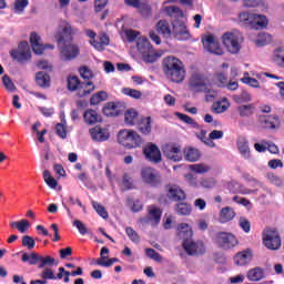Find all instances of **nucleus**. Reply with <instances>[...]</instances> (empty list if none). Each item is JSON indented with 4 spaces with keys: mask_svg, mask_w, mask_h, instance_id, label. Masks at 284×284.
<instances>
[{
    "mask_svg": "<svg viewBox=\"0 0 284 284\" xmlns=\"http://www.w3.org/2000/svg\"><path fill=\"white\" fill-rule=\"evenodd\" d=\"M248 281H262V278H265V272L261 267H255L248 271L247 273Z\"/></svg>",
    "mask_w": 284,
    "mask_h": 284,
    "instance_id": "38",
    "label": "nucleus"
},
{
    "mask_svg": "<svg viewBox=\"0 0 284 284\" xmlns=\"http://www.w3.org/2000/svg\"><path fill=\"white\" fill-rule=\"evenodd\" d=\"M136 48L144 63H155V61H159V59L163 57V52L155 51L152 48L150 40H148L146 38H139L136 41Z\"/></svg>",
    "mask_w": 284,
    "mask_h": 284,
    "instance_id": "4",
    "label": "nucleus"
},
{
    "mask_svg": "<svg viewBox=\"0 0 284 284\" xmlns=\"http://www.w3.org/2000/svg\"><path fill=\"white\" fill-rule=\"evenodd\" d=\"M262 241L263 245H265L267 250H271L273 252H276V250H281V235L278 234V231L274 229L265 230L262 234Z\"/></svg>",
    "mask_w": 284,
    "mask_h": 284,
    "instance_id": "9",
    "label": "nucleus"
},
{
    "mask_svg": "<svg viewBox=\"0 0 284 284\" xmlns=\"http://www.w3.org/2000/svg\"><path fill=\"white\" fill-rule=\"evenodd\" d=\"M162 214L163 213L161 212V209L156 206H150L149 215L146 217L140 219V223H142V225H148V223H151V225H159Z\"/></svg>",
    "mask_w": 284,
    "mask_h": 284,
    "instance_id": "15",
    "label": "nucleus"
},
{
    "mask_svg": "<svg viewBox=\"0 0 284 284\" xmlns=\"http://www.w3.org/2000/svg\"><path fill=\"white\" fill-rule=\"evenodd\" d=\"M108 100V92L105 91H100L97 92L95 94H93L90 99V104L91 105H99V103H101L102 101H106Z\"/></svg>",
    "mask_w": 284,
    "mask_h": 284,
    "instance_id": "42",
    "label": "nucleus"
},
{
    "mask_svg": "<svg viewBox=\"0 0 284 284\" xmlns=\"http://www.w3.org/2000/svg\"><path fill=\"white\" fill-rule=\"evenodd\" d=\"M239 21L245 28H251L252 30H264V28H267V17L264 14L241 12Z\"/></svg>",
    "mask_w": 284,
    "mask_h": 284,
    "instance_id": "5",
    "label": "nucleus"
},
{
    "mask_svg": "<svg viewBox=\"0 0 284 284\" xmlns=\"http://www.w3.org/2000/svg\"><path fill=\"white\" fill-rule=\"evenodd\" d=\"M145 254L152 261H155L156 263H162L163 262V256L159 254L154 248H146Z\"/></svg>",
    "mask_w": 284,
    "mask_h": 284,
    "instance_id": "48",
    "label": "nucleus"
},
{
    "mask_svg": "<svg viewBox=\"0 0 284 284\" xmlns=\"http://www.w3.org/2000/svg\"><path fill=\"white\" fill-rule=\"evenodd\" d=\"M73 227H77L82 236H85V234H88V227H85V224H83V222H81L80 220L73 221Z\"/></svg>",
    "mask_w": 284,
    "mask_h": 284,
    "instance_id": "59",
    "label": "nucleus"
},
{
    "mask_svg": "<svg viewBox=\"0 0 284 284\" xmlns=\"http://www.w3.org/2000/svg\"><path fill=\"white\" fill-rule=\"evenodd\" d=\"M242 83H245V85H250V88H261V84L258 83V80L255 78H251L248 75L241 79Z\"/></svg>",
    "mask_w": 284,
    "mask_h": 284,
    "instance_id": "54",
    "label": "nucleus"
},
{
    "mask_svg": "<svg viewBox=\"0 0 284 284\" xmlns=\"http://www.w3.org/2000/svg\"><path fill=\"white\" fill-rule=\"evenodd\" d=\"M41 255L37 254L36 252H32L31 254L24 253L22 255V262L29 263V265H37V263H40Z\"/></svg>",
    "mask_w": 284,
    "mask_h": 284,
    "instance_id": "39",
    "label": "nucleus"
},
{
    "mask_svg": "<svg viewBox=\"0 0 284 284\" xmlns=\"http://www.w3.org/2000/svg\"><path fill=\"white\" fill-rule=\"evenodd\" d=\"M214 241L222 250H232L239 245V239L230 232H217Z\"/></svg>",
    "mask_w": 284,
    "mask_h": 284,
    "instance_id": "10",
    "label": "nucleus"
},
{
    "mask_svg": "<svg viewBox=\"0 0 284 284\" xmlns=\"http://www.w3.org/2000/svg\"><path fill=\"white\" fill-rule=\"evenodd\" d=\"M79 72L80 77H82L84 80H90L94 77V74H92V70H90L88 67H81Z\"/></svg>",
    "mask_w": 284,
    "mask_h": 284,
    "instance_id": "61",
    "label": "nucleus"
},
{
    "mask_svg": "<svg viewBox=\"0 0 284 284\" xmlns=\"http://www.w3.org/2000/svg\"><path fill=\"white\" fill-rule=\"evenodd\" d=\"M243 37L239 32H226L222 36V43L231 54H239L241 52V43Z\"/></svg>",
    "mask_w": 284,
    "mask_h": 284,
    "instance_id": "8",
    "label": "nucleus"
},
{
    "mask_svg": "<svg viewBox=\"0 0 284 284\" xmlns=\"http://www.w3.org/2000/svg\"><path fill=\"white\" fill-rule=\"evenodd\" d=\"M233 101L235 103H250L252 101V94L247 91H242L240 94H234L233 95Z\"/></svg>",
    "mask_w": 284,
    "mask_h": 284,
    "instance_id": "41",
    "label": "nucleus"
},
{
    "mask_svg": "<svg viewBox=\"0 0 284 284\" xmlns=\"http://www.w3.org/2000/svg\"><path fill=\"white\" fill-rule=\"evenodd\" d=\"M84 122L87 125H94L101 121V116L95 110L89 109L83 114Z\"/></svg>",
    "mask_w": 284,
    "mask_h": 284,
    "instance_id": "30",
    "label": "nucleus"
},
{
    "mask_svg": "<svg viewBox=\"0 0 284 284\" xmlns=\"http://www.w3.org/2000/svg\"><path fill=\"white\" fill-rule=\"evenodd\" d=\"M92 207L95 210V212H97V214H99V216H101L102 219H108V216H109L108 211L99 202L93 201Z\"/></svg>",
    "mask_w": 284,
    "mask_h": 284,
    "instance_id": "49",
    "label": "nucleus"
},
{
    "mask_svg": "<svg viewBox=\"0 0 284 284\" xmlns=\"http://www.w3.org/2000/svg\"><path fill=\"white\" fill-rule=\"evenodd\" d=\"M267 179L273 185H277V187H281V185H283V180L281 179V176L274 173H270L267 175Z\"/></svg>",
    "mask_w": 284,
    "mask_h": 284,
    "instance_id": "63",
    "label": "nucleus"
},
{
    "mask_svg": "<svg viewBox=\"0 0 284 284\" xmlns=\"http://www.w3.org/2000/svg\"><path fill=\"white\" fill-rule=\"evenodd\" d=\"M156 32H159V34H162V37H165V39L170 38L172 36L170 22H168L166 20H160L156 23Z\"/></svg>",
    "mask_w": 284,
    "mask_h": 284,
    "instance_id": "31",
    "label": "nucleus"
},
{
    "mask_svg": "<svg viewBox=\"0 0 284 284\" xmlns=\"http://www.w3.org/2000/svg\"><path fill=\"white\" fill-rule=\"evenodd\" d=\"M124 121L126 125H136V123H139V112L134 109H129L124 113Z\"/></svg>",
    "mask_w": 284,
    "mask_h": 284,
    "instance_id": "36",
    "label": "nucleus"
},
{
    "mask_svg": "<svg viewBox=\"0 0 284 284\" xmlns=\"http://www.w3.org/2000/svg\"><path fill=\"white\" fill-rule=\"evenodd\" d=\"M59 265V261L50 255H40V263L38 267L40 270H45V267H57Z\"/></svg>",
    "mask_w": 284,
    "mask_h": 284,
    "instance_id": "28",
    "label": "nucleus"
},
{
    "mask_svg": "<svg viewBox=\"0 0 284 284\" xmlns=\"http://www.w3.org/2000/svg\"><path fill=\"white\" fill-rule=\"evenodd\" d=\"M189 88L191 92H204L209 99L216 97V91L212 89V82L203 73L194 72L189 80Z\"/></svg>",
    "mask_w": 284,
    "mask_h": 284,
    "instance_id": "3",
    "label": "nucleus"
},
{
    "mask_svg": "<svg viewBox=\"0 0 284 284\" xmlns=\"http://www.w3.org/2000/svg\"><path fill=\"white\" fill-rule=\"evenodd\" d=\"M89 134L92 141H95L98 143H103L104 141H108V139H110V131L99 125L90 129Z\"/></svg>",
    "mask_w": 284,
    "mask_h": 284,
    "instance_id": "19",
    "label": "nucleus"
},
{
    "mask_svg": "<svg viewBox=\"0 0 284 284\" xmlns=\"http://www.w3.org/2000/svg\"><path fill=\"white\" fill-rule=\"evenodd\" d=\"M43 179H44V182L47 183V185H49V187H51V190H57L59 182H57V180L54 178H52V175L50 174V171L45 170L43 172Z\"/></svg>",
    "mask_w": 284,
    "mask_h": 284,
    "instance_id": "47",
    "label": "nucleus"
},
{
    "mask_svg": "<svg viewBox=\"0 0 284 284\" xmlns=\"http://www.w3.org/2000/svg\"><path fill=\"white\" fill-rule=\"evenodd\" d=\"M186 254L189 256H201L205 254V244L202 241L187 240L182 243Z\"/></svg>",
    "mask_w": 284,
    "mask_h": 284,
    "instance_id": "13",
    "label": "nucleus"
},
{
    "mask_svg": "<svg viewBox=\"0 0 284 284\" xmlns=\"http://www.w3.org/2000/svg\"><path fill=\"white\" fill-rule=\"evenodd\" d=\"M90 45H92L95 50L99 52L103 51L105 45H110V38L106 34H102L100 37V41L97 40H90Z\"/></svg>",
    "mask_w": 284,
    "mask_h": 284,
    "instance_id": "32",
    "label": "nucleus"
},
{
    "mask_svg": "<svg viewBox=\"0 0 284 284\" xmlns=\"http://www.w3.org/2000/svg\"><path fill=\"white\" fill-rule=\"evenodd\" d=\"M239 225H240L241 230H243V232H245L246 234H248V232L252 227L250 224V220H247L246 217H240Z\"/></svg>",
    "mask_w": 284,
    "mask_h": 284,
    "instance_id": "60",
    "label": "nucleus"
},
{
    "mask_svg": "<svg viewBox=\"0 0 284 284\" xmlns=\"http://www.w3.org/2000/svg\"><path fill=\"white\" fill-rule=\"evenodd\" d=\"M11 59L13 61H18V63H26V61H30V44L23 41L20 42L17 50L10 51Z\"/></svg>",
    "mask_w": 284,
    "mask_h": 284,
    "instance_id": "11",
    "label": "nucleus"
},
{
    "mask_svg": "<svg viewBox=\"0 0 284 284\" xmlns=\"http://www.w3.org/2000/svg\"><path fill=\"white\" fill-rule=\"evenodd\" d=\"M240 116L248 118L254 114V104H244L237 108Z\"/></svg>",
    "mask_w": 284,
    "mask_h": 284,
    "instance_id": "43",
    "label": "nucleus"
},
{
    "mask_svg": "<svg viewBox=\"0 0 284 284\" xmlns=\"http://www.w3.org/2000/svg\"><path fill=\"white\" fill-rule=\"evenodd\" d=\"M104 114H106V116H116L119 114V105L114 102H109L104 106Z\"/></svg>",
    "mask_w": 284,
    "mask_h": 284,
    "instance_id": "46",
    "label": "nucleus"
},
{
    "mask_svg": "<svg viewBox=\"0 0 284 284\" xmlns=\"http://www.w3.org/2000/svg\"><path fill=\"white\" fill-rule=\"evenodd\" d=\"M239 153L242 159L250 161L252 159V150L250 149V141L245 136H240L236 142Z\"/></svg>",
    "mask_w": 284,
    "mask_h": 284,
    "instance_id": "21",
    "label": "nucleus"
},
{
    "mask_svg": "<svg viewBox=\"0 0 284 284\" xmlns=\"http://www.w3.org/2000/svg\"><path fill=\"white\" fill-rule=\"evenodd\" d=\"M41 278L44 281H57V275H54V271H52V268L45 267L41 273Z\"/></svg>",
    "mask_w": 284,
    "mask_h": 284,
    "instance_id": "51",
    "label": "nucleus"
},
{
    "mask_svg": "<svg viewBox=\"0 0 284 284\" xmlns=\"http://www.w3.org/2000/svg\"><path fill=\"white\" fill-rule=\"evenodd\" d=\"M169 199L172 201H185V191L179 186H171L168 192Z\"/></svg>",
    "mask_w": 284,
    "mask_h": 284,
    "instance_id": "27",
    "label": "nucleus"
},
{
    "mask_svg": "<svg viewBox=\"0 0 284 284\" xmlns=\"http://www.w3.org/2000/svg\"><path fill=\"white\" fill-rule=\"evenodd\" d=\"M178 236L185 243V241H190L193 236L192 227L187 223H181L176 229Z\"/></svg>",
    "mask_w": 284,
    "mask_h": 284,
    "instance_id": "23",
    "label": "nucleus"
},
{
    "mask_svg": "<svg viewBox=\"0 0 284 284\" xmlns=\"http://www.w3.org/2000/svg\"><path fill=\"white\" fill-rule=\"evenodd\" d=\"M132 187H133L132 178L128 174H124L122 179V190H132Z\"/></svg>",
    "mask_w": 284,
    "mask_h": 284,
    "instance_id": "62",
    "label": "nucleus"
},
{
    "mask_svg": "<svg viewBox=\"0 0 284 284\" xmlns=\"http://www.w3.org/2000/svg\"><path fill=\"white\" fill-rule=\"evenodd\" d=\"M28 6H30V0H16L13 3V10L16 14H23Z\"/></svg>",
    "mask_w": 284,
    "mask_h": 284,
    "instance_id": "40",
    "label": "nucleus"
},
{
    "mask_svg": "<svg viewBox=\"0 0 284 284\" xmlns=\"http://www.w3.org/2000/svg\"><path fill=\"white\" fill-rule=\"evenodd\" d=\"M145 159L152 163H161V150L156 144H149L143 150Z\"/></svg>",
    "mask_w": 284,
    "mask_h": 284,
    "instance_id": "20",
    "label": "nucleus"
},
{
    "mask_svg": "<svg viewBox=\"0 0 284 284\" xmlns=\"http://www.w3.org/2000/svg\"><path fill=\"white\" fill-rule=\"evenodd\" d=\"M139 32L138 31H134L132 29H126L124 31V37L126 39V41H129V43H132V41H135L136 40V37H139Z\"/></svg>",
    "mask_w": 284,
    "mask_h": 284,
    "instance_id": "58",
    "label": "nucleus"
},
{
    "mask_svg": "<svg viewBox=\"0 0 284 284\" xmlns=\"http://www.w3.org/2000/svg\"><path fill=\"white\" fill-rule=\"evenodd\" d=\"M2 83L4 85V88L9 91V92H14L17 90V88L14 87V83L12 82V80L10 79V77L8 75H3L2 77Z\"/></svg>",
    "mask_w": 284,
    "mask_h": 284,
    "instance_id": "57",
    "label": "nucleus"
},
{
    "mask_svg": "<svg viewBox=\"0 0 284 284\" xmlns=\"http://www.w3.org/2000/svg\"><path fill=\"white\" fill-rule=\"evenodd\" d=\"M68 90L74 92L78 90V97L83 98L94 92V84L92 82H80L77 75L68 78Z\"/></svg>",
    "mask_w": 284,
    "mask_h": 284,
    "instance_id": "7",
    "label": "nucleus"
},
{
    "mask_svg": "<svg viewBox=\"0 0 284 284\" xmlns=\"http://www.w3.org/2000/svg\"><path fill=\"white\" fill-rule=\"evenodd\" d=\"M36 83L39 88H50V75L43 71L36 74Z\"/></svg>",
    "mask_w": 284,
    "mask_h": 284,
    "instance_id": "35",
    "label": "nucleus"
},
{
    "mask_svg": "<svg viewBox=\"0 0 284 284\" xmlns=\"http://www.w3.org/2000/svg\"><path fill=\"white\" fill-rule=\"evenodd\" d=\"M142 181L148 183L149 185H159L161 183V178L159 176V172L156 170L145 166L141 171Z\"/></svg>",
    "mask_w": 284,
    "mask_h": 284,
    "instance_id": "14",
    "label": "nucleus"
},
{
    "mask_svg": "<svg viewBox=\"0 0 284 284\" xmlns=\"http://www.w3.org/2000/svg\"><path fill=\"white\" fill-rule=\"evenodd\" d=\"M138 129L142 134H150L152 132V118H142L138 124Z\"/></svg>",
    "mask_w": 284,
    "mask_h": 284,
    "instance_id": "34",
    "label": "nucleus"
},
{
    "mask_svg": "<svg viewBox=\"0 0 284 284\" xmlns=\"http://www.w3.org/2000/svg\"><path fill=\"white\" fill-rule=\"evenodd\" d=\"M272 61L277 68H284V48L280 47L273 51Z\"/></svg>",
    "mask_w": 284,
    "mask_h": 284,
    "instance_id": "33",
    "label": "nucleus"
},
{
    "mask_svg": "<svg viewBox=\"0 0 284 284\" xmlns=\"http://www.w3.org/2000/svg\"><path fill=\"white\" fill-rule=\"evenodd\" d=\"M260 123L265 130H278L281 128L278 115L262 116Z\"/></svg>",
    "mask_w": 284,
    "mask_h": 284,
    "instance_id": "22",
    "label": "nucleus"
},
{
    "mask_svg": "<svg viewBox=\"0 0 284 284\" xmlns=\"http://www.w3.org/2000/svg\"><path fill=\"white\" fill-rule=\"evenodd\" d=\"M163 72L172 83H183L185 80V67L176 57L170 55L163 60Z\"/></svg>",
    "mask_w": 284,
    "mask_h": 284,
    "instance_id": "2",
    "label": "nucleus"
},
{
    "mask_svg": "<svg viewBox=\"0 0 284 284\" xmlns=\"http://www.w3.org/2000/svg\"><path fill=\"white\" fill-rule=\"evenodd\" d=\"M125 234L126 236H129L130 241H132V243H140L141 237L139 236V233H136V231H134V229H132L131 226H128L125 229Z\"/></svg>",
    "mask_w": 284,
    "mask_h": 284,
    "instance_id": "50",
    "label": "nucleus"
},
{
    "mask_svg": "<svg viewBox=\"0 0 284 284\" xmlns=\"http://www.w3.org/2000/svg\"><path fill=\"white\" fill-rule=\"evenodd\" d=\"M30 43L32 47V50L34 52V54H43V50H54V45L52 44H44L41 43V37H39V34L32 32L30 34Z\"/></svg>",
    "mask_w": 284,
    "mask_h": 284,
    "instance_id": "16",
    "label": "nucleus"
},
{
    "mask_svg": "<svg viewBox=\"0 0 284 284\" xmlns=\"http://www.w3.org/2000/svg\"><path fill=\"white\" fill-rule=\"evenodd\" d=\"M173 34L179 41H187V39H190L187 27L179 20L173 22Z\"/></svg>",
    "mask_w": 284,
    "mask_h": 284,
    "instance_id": "18",
    "label": "nucleus"
},
{
    "mask_svg": "<svg viewBox=\"0 0 284 284\" xmlns=\"http://www.w3.org/2000/svg\"><path fill=\"white\" fill-rule=\"evenodd\" d=\"M203 45L207 52L211 54H216L217 57H221L223 54V48H221V44L214 38V36H207L205 40H203Z\"/></svg>",
    "mask_w": 284,
    "mask_h": 284,
    "instance_id": "17",
    "label": "nucleus"
},
{
    "mask_svg": "<svg viewBox=\"0 0 284 284\" xmlns=\"http://www.w3.org/2000/svg\"><path fill=\"white\" fill-rule=\"evenodd\" d=\"M176 116L180 119V121H183V123H186L187 125H192L193 128L199 125L196 121H194V119L190 118L187 114L176 113Z\"/></svg>",
    "mask_w": 284,
    "mask_h": 284,
    "instance_id": "53",
    "label": "nucleus"
},
{
    "mask_svg": "<svg viewBox=\"0 0 284 284\" xmlns=\"http://www.w3.org/2000/svg\"><path fill=\"white\" fill-rule=\"evenodd\" d=\"M235 216L236 212H234V209L230 206L222 207V210L220 211L219 223H230V221H234Z\"/></svg>",
    "mask_w": 284,
    "mask_h": 284,
    "instance_id": "24",
    "label": "nucleus"
},
{
    "mask_svg": "<svg viewBox=\"0 0 284 284\" xmlns=\"http://www.w3.org/2000/svg\"><path fill=\"white\" fill-rule=\"evenodd\" d=\"M22 245L23 247H27L28 250H34V245H37V242H34V239L30 235H24L22 237Z\"/></svg>",
    "mask_w": 284,
    "mask_h": 284,
    "instance_id": "55",
    "label": "nucleus"
},
{
    "mask_svg": "<svg viewBox=\"0 0 284 284\" xmlns=\"http://www.w3.org/2000/svg\"><path fill=\"white\" fill-rule=\"evenodd\" d=\"M200 185L201 187H204V190H212V187H216V180L206 178L201 180Z\"/></svg>",
    "mask_w": 284,
    "mask_h": 284,
    "instance_id": "52",
    "label": "nucleus"
},
{
    "mask_svg": "<svg viewBox=\"0 0 284 284\" xmlns=\"http://www.w3.org/2000/svg\"><path fill=\"white\" fill-rule=\"evenodd\" d=\"M189 169L195 174H206V172L210 170V165L204 163H197L189 165Z\"/></svg>",
    "mask_w": 284,
    "mask_h": 284,
    "instance_id": "44",
    "label": "nucleus"
},
{
    "mask_svg": "<svg viewBox=\"0 0 284 284\" xmlns=\"http://www.w3.org/2000/svg\"><path fill=\"white\" fill-rule=\"evenodd\" d=\"M124 3L129 8H135V10H140L141 12H146V14H150V6H148L145 2H142L141 0H124Z\"/></svg>",
    "mask_w": 284,
    "mask_h": 284,
    "instance_id": "29",
    "label": "nucleus"
},
{
    "mask_svg": "<svg viewBox=\"0 0 284 284\" xmlns=\"http://www.w3.org/2000/svg\"><path fill=\"white\" fill-rule=\"evenodd\" d=\"M162 152L166 159L170 161H174V163H179V161H183V153L181 152V145L175 143L164 144L162 146Z\"/></svg>",
    "mask_w": 284,
    "mask_h": 284,
    "instance_id": "12",
    "label": "nucleus"
},
{
    "mask_svg": "<svg viewBox=\"0 0 284 284\" xmlns=\"http://www.w3.org/2000/svg\"><path fill=\"white\" fill-rule=\"evenodd\" d=\"M118 142L120 145L132 150L134 148H141L143 139L136 131L124 129L118 133Z\"/></svg>",
    "mask_w": 284,
    "mask_h": 284,
    "instance_id": "6",
    "label": "nucleus"
},
{
    "mask_svg": "<svg viewBox=\"0 0 284 284\" xmlns=\"http://www.w3.org/2000/svg\"><path fill=\"white\" fill-rule=\"evenodd\" d=\"M164 12H166V14L173 19H183V17H185L181 8L176 6L164 7Z\"/></svg>",
    "mask_w": 284,
    "mask_h": 284,
    "instance_id": "37",
    "label": "nucleus"
},
{
    "mask_svg": "<svg viewBox=\"0 0 284 284\" xmlns=\"http://www.w3.org/2000/svg\"><path fill=\"white\" fill-rule=\"evenodd\" d=\"M55 132L60 139H65L68 136V131L65 130V124L58 123L55 125Z\"/></svg>",
    "mask_w": 284,
    "mask_h": 284,
    "instance_id": "64",
    "label": "nucleus"
},
{
    "mask_svg": "<svg viewBox=\"0 0 284 284\" xmlns=\"http://www.w3.org/2000/svg\"><path fill=\"white\" fill-rule=\"evenodd\" d=\"M234 203H239V205H243L247 207V210H252V202L245 197H241L239 195L233 196Z\"/></svg>",
    "mask_w": 284,
    "mask_h": 284,
    "instance_id": "56",
    "label": "nucleus"
},
{
    "mask_svg": "<svg viewBox=\"0 0 284 284\" xmlns=\"http://www.w3.org/2000/svg\"><path fill=\"white\" fill-rule=\"evenodd\" d=\"M183 155L190 163H196L201 159V151L196 148L187 146L183 150Z\"/></svg>",
    "mask_w": 284,
    "mask_h": 284,
    "instance_id": "25",
    "label": "nucleus"
},
{
    "mask_svg": "<svg viewBox=\"0 0 284 284\" xmlns=\"http://www.w3.org/2000/svg\"><path fill=\"white\" fill-rule=\"evenodd\" d=\"M72 34H74L72 24L65 20H61L54 37L59 45H61L60 57L62 61H74L79 57V45L70 42L72 41Z\"/></svg>",
    "mask_w": 284,
    "mask_h": 284,
    "instance_id": "1",
    "label": "nucleus"
},
{
    "mask_svg": "<svg viewBox=\"0 0 284 284\" xmlns=\"http://www.w3.org/2000/svg\"><path fill=\"white\" fill-rule=\"evenodd\" d=\"M176 212L181 216H190V214H192V205H190L187 203H179L176 205Z\"/></svg>",
    "mask_w": 284,
    "mask_h": 284,
    "instance_id": "45",
    "label": "nucleus"
},
{
    "mask_svg": "<svg viewBox=\"0 0 284 284\" xmlns=\"http://www.w3.org/2000/svg\"><path fill=\"white\" fill-rule=\"evenodd\" d=\"M250 261H252V251L251 250L240 252L234 256L235 265H240V266L247 265V263H250Z\"/></svg>",
    "mask_w": 284,
    "mask_h": 284,
    "instance_id": "26",
    "label": "nucleus"
}]
</instances>
